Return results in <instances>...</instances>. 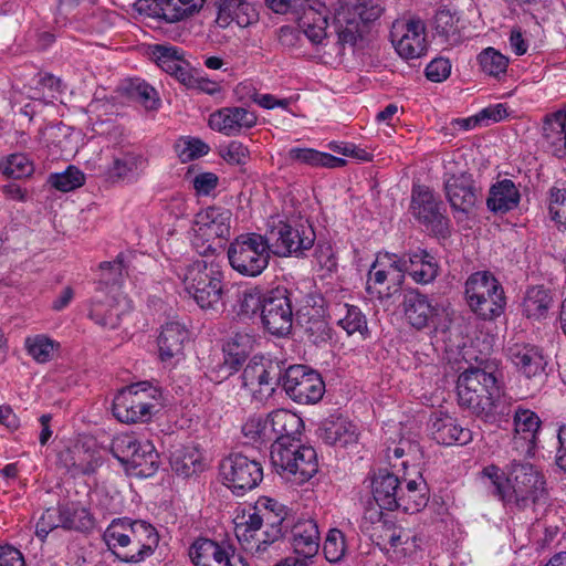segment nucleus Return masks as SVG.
Listing matches in <instances>:
<instances>
[{
  "instance_id": "nucleus-1",
  "label": "nucleus",
  "mask_w": 566,
  "mask_h": 566,
  "mask_svg": "<svg viewBox=\"0 0 566 566\" xmlns=\"http://www.w3.org/2000/svg\"><path fill=\"white\" fill-rule=\"evenodd\" d=\"M507 480L505 505L537 520L538 507L547 502L544 475L532 463L513 460L507 464Z\"/></svg>"
},
{
  "instance_id": "nucleus-2",
  "label": "nucleus",
  "mask_w": 566,
  "mask_h": 566,
  "mask_svg": "<svg viewBox=\"0 0 566 566\" xmlns=\"http://www.w3.org/2000/svg\"><path fill=\"white\" fill-rule=\"evenodd\" d=\"M182 282L186 291L203 311L219 312L223 307L222 266L208 259H198L185 266Z\"/></svg>"
},
{
  "instance_id": "nucleus-3",
  "label": "nucleus",
  "mask_w": 566,
  "mask_h": 566,
  "mask_svg": "<svg viewBox=\"0 0 566 566\" xmlns=\"http://www.w3.org/2000/svg\"><path fill=\"white\" fill-rule=\"evenodd\" d=\"M384 12V0H347L335 15L337 44L354 48Z\"/></svg>"
},
{
  "instance_id": "nucleus-4",
  "label": "nucleus",
  "mask_w": 566,
  "mask_h": 566,
  "mask_svg": "<svg viewBox=\"0 0 566 566\" xmlns=\"http://www.w3.org/2000/svg\"><path fill=\"white\" fill-rule=\"evenodd\" d=\"M465 300L470 310L484 321L500 317L506 306L503 286L489 271L472 273L465 282Z\"/></svg>"
},
{
  "instance_id": "nucleus-5",
  "label": "nucleus",
  "mask_w": 566,
  "mask_h": 566,
  "mask_svg": "<svg viewBox=\"0 0 566 566\" xmlns=\"http://www.w3.org/2000/svg\"><path fill=\"white\" fill-rule=\"evenodd\" d=\"M271 253L266 237L255 232L238 235L227 251L230 266L248 277H256L264 272Z\"/></svg>"
},
{
  "instance_id": "nucleus-6",
  "label": "nucleus",
  "mask_w": 566,
  "mask_h": 566,
  "mask_svg": "<svg viewBox=\"0 0 566 566\" xmlns=\"http://www.w3.org/2000/svg\"><path fill=\"white\" fill-rule=\"evenodd\" d=\"M283 444H271V463L282 476L296 483H304L318 471L317 454L313 447L301 443V440Z\"/></svg>"
},
{
  "instance_id": "nucleus-7",
  "label": "nucleus",
  "mask_w": 566,
  "mask_h": 566,
  "mask_svg": "<svg viewBox=\"0 0 566 566\" xmlns=\"http://www.w3.org/2000/svg\"><path fill=\"white\" fill-rule=\"evenodd\" d=\"M232 212L222 207H208L198 212L193 220L192 245L197 252L209 258L221 248V240H228L231 234Z\"/></svg>"
},
{
  "instance_id": "nucleus-8",
  "label": "nucleus",
  "mask_w": 566,
  "mask_h": 566,
  "mask_svg": "<svg viewBox=\"0 0 566 566\" xmlns=\"http://www.w3.org/2000/svg\"><path fill=\"white\" fill-rule=\"evenodd\" d=\"M296 302V292L285 286H276L266 291L260 313L263 328L276 337L289 336L293 327Z\"/></svg>"
},
{
  "instance_id": "nucleus-9",
  "label": "nucleus",
  "mask_w": 566,
  "mask_h": 566,
  "mask_svg": "<svg viewBox=\"0 0 566 566\" xmlns=\"http://www.w3.org/2000/svg\"><path fill=\"white\" fill-rule=\"evenodd\" d=\"M157 395V388L148 381L123 388L114 398L113 415L124 423L146 422L153 416Z\"/></svg>"
},
{
  "instance_id": "nucleus-10",
  "label": "nucleus",
  "mask_w": 566,
  "mask_h": 566,
  "mask_svg": "<svg viewBox=\"0 0 566 566\" xmlns=\"http://www.w3.org/2000/svg\"><path fill=\"white\" fill-rule=\"evenodd\" d=\"M501 389L494 371L470 367L462 371L457 381L458 401L475 416L497 390Z\"/></svg>"
},
{
  "instance_id": "nucleus-11",
  "label": "nucleus",
  "mask_w": 566,
  "mask_h": 566,
  "mask_svg": "<svg viewBox=\"0 0 566 566\" xmlns=\"http://www.w3.org/2000/svg\"><path fill=\"white\" fill-rule=\"evenodd\" d=\"M271 252L277 256H302L313 248L315 232L307 220L294 224L280 221L265 234Z\"/></svg>"
},
{
  "instance_id": "nucleus-12",
  "label": "nucleus",
  "mask_w": 566,
  "mask_h": 566,
  "mask_svg": "<svg viewBox=\"0 0 566 566\" xmlns=\"http://www.w3.org/2000/svg\"><path fill=\"white\" fill-rule=\"evenodd\" d=\"M410 209L413 217L434 237L446 239L451 234L450 219L440 197L427 186H413Z\"/></svg>"
},
{
  "instance_id": "nucleus-13",
  "label": "nucleus",
  "mask_w": 566,
  "mask_h": 566,
  "mask_svg": "<svg viewBox=\"0 0 566 566\" xmlns=\"http://www.w3.org/2000/svg\"><path fill=\"white\" fill-rule=\"evenodd\" d=\"M220 472L224 484L235 495L255 489L263 480L262 464L243 453H231L221 461Z\"/></svg>"
},
{
  "instance_id": "nucleus-14",
  "label": "nucleus",
  "mask_w": 566,
  "mask_h": 566,
  "mask_svg": "<svg viewBox=\"0 0 566 566\" xmlns=\"http://www.w3.org/2000/svg\"><path fill=\"white\" fill-rule=\"evenodd\" d=\"M284 391L297 403L318 402L325 392L321 374L306 365H291L286 368Z\"/></svg>"
},
{
  "instance_id": "nucleus-15",
  "label": "nucleus",
  "mask_w": 566,
  "mask_h": 566,
  "mask_svg": "<svg viewBox=\"0 0 566 566\" xmlns=\"http://www.w3.org/2000/svg\"><path fill=\"white\" fill-rule=\"evenodd\" d=\"M402 312L407 323L413 328H437L444 308L418 289H407L402 294Z\"/></svg>"
},
{
  "instance_id": "nucleus-16",
  "label": "nucleus",
  "mask_w": 566,
  "mask_h": 566,
  "mask_svg": "<svg viewBox=\"0 0 566 566\" xmlns=\"http://www.w3.org/2000/svg\"><path fill=\"white\" fill-rule=\"evenodd\" d=\"M390 39L403 59H417L427 51L426 25L419 18L396 20L391 25Z\"/></svg>"
},
{
  "instance_id": "nucleus-17",
  "label": "nucleus",
  "mask_w": 566,
  "mask_h": 566,
  "mask_svg": "<svg viewBox=\"0 0 566 566\" xmlns=\"http://www.w3.org/2000/svg\"><path fill=\"white\" fill-rule=\"evenodd\" d=\"M444 192L453 212L464 216L472 213L482 200L481 188L469 172L448 175Z\"/></svg>"
},
{
  "instance_id": "nucleus-18",
  "label": "nucleus",
  "mask_w": 566,
  "mask_h": 566,
  "mask_svg": "<svg viewBox=\"0 0 566 566\" xmlns=\"http://www.w3.org/2000/svg\"><path fill=\"white\" fill-rule=\"evenodd\" d=\"M189 557L195 566H247L231 544L206 537H199L191 544Z\"/></svg>"
},
{
  "instance_id": "nucleus-19",
  "label": "nucleus",
  "mask_w": 566,
  "mask_h": 566,
  "mask_svg": "<svg viewBox=\"0 0 566 566\" xmlns=\"http://www.w3.org/2000/svg\"><path fill=\"white\" fill-rule=\"evenodd\" d=\"M506 357L516 371L527 379H542L546 375L547 359L543 349L534 344L511 339Z\"/></svg>"
},
{
  "instance_id": "nucleus-20",
  "label": "nucleus",
  "mask_w": 566,
  "mask_h": 566,
  "mask_svg": "<svg viewBox=\"0 0 566 566\" xmlns=\"http://www.w3.org/2000/svg\"><path fill=\"white\" fill-rule=\"evenodd\" d=\"M206 0H137L136 9L142 14L176 23L198 12Z\"/></svg>"
},
{
  "instance_id": "nucleus-21",
  "label": "nucleus",
  "mask_w": 566,
  "mask_h": 566,
  "mask_svg": "<svg viewBox=\"0 0 566 566\" xmlns=\"http://www.w3.org/2000/svg\"><path fill=\"white\" fill-rule=\"evenodd\" d=\"M303 427V420L296 413L276 409L265 418L263 437L270 439L272 444L280 443L283 444L282 447H287L300 440Z\"/></svg>"
},
{
  "instance_id": "nucleus-22",
  "label": "nucleus",
  "mask_w": 566,
  "mask_h": 566,
  "mask_svg": "<svg viewBox=\"0 0 566 566\" xmlns=\"http://www.w3.org/2000/svg\"><path fill=\"white\" fill-rule=\"evenodd\" d=\"M129 532L132 548L123 555H117V558L125 563H139L154 553L158 546L159 536L151 524L142 520L133 521Z\"/></svg>"
},
{
  "instance_id": "nucleus-23",
  "label": "nucleus",
  "mask_w": 566,
  "mask_h": 566,
  "mask_svg": "<svg viewBox=\"0 0 566 566\" xmlns=\"http://www.w3.org/2000/svg\"><path fill=\"white\" fill-rule=\"evenodd\" d=\"M429 430L432 439L442 446H465L473 439L470 429L463 428L455 418L443 412L432 413Z\"/></svg>"
},
{
  "instance_id": "nucleus-24",
  "label": "nucleus",
  "mask_w": 566,
  "mask_h": 566,
  "mask_svg": "<svg viewBox=\"0 0 566 566\" xmlns=\"http://www.w3.org/2000/svg\"><path fill=\"white\" fill-rule=\"evenodd\" d=\"M256 115L243 107H224L209 117V126L227 136H234L242 128H251L256 124Z\"/></svg>"
},
{
  "instance_id": "nucleus-25",
  "label": "nucleus",
  "mask_w": 566,
  "mask_h": 566,
  "mask_svg": "<svg viewBox=\"0 0 566 566\" xmlns=\"http://www.w3.org/2000/svg\"><path fill=\"white\" fill-rule=\"evenodd\" d=\"M287 541L294 553L304 559L314 557L319 549V531L312 518L300 520L293 524Z\"/></svg>"
},
{
  "instance_id": "nucleus-26",
  "label": "nucleus",
  "mask_w": 566,
  "mask_h": 566,
  "mask_svg": "<svg viewBox=\"0 0 566 566\" xmlns=\"http://www.w3.org/2000/svg\"><path fill=\"white\" fill-rule=\"evenodd\" d=\"M128 311L125 298L103 295L92 301L88 317L97 325L114 329L119 326L122 316Z\"/></svg>"
},
{
  "instance_id": "nucleus-27",
  "label": "nucleus",
  "mask_w": 566,
  "mask_h": 566,
  "mask_svg": "<svg viewBox=\"0 0 566 566\" xmlns=\"http://www.w3.org/2000/svg\"><path fill=\"white\" fill-rule=\"evenodd\" d=\"M403 481L387 469H380L371 481L373 496L380 510L394 511L397 509L398 496L402 490Z\"/></svg>"
},
{
  "instance_id": "nucleus-28",
  "label": "nucleus",
  "mask_w": 566,
  "mask_h": 566,
  "mask_svg": "<svg viewBox=\"0 0 566 566\" xmlns=\"http://www.w3.org/2000/svg\"><path fill=\"white\" fill-rule=\"evenodd\" d=\"M147 160L142 154L134 151L120 153L114 156L112 164L106 170L108 180L112 182H135L142 175Z\"/></svg>"
},
{
  "instance_id": "nucleus-29",
  "label": "nucleus",
  "mask_w": 566,
  "mask_h": 566,
  "mask_svg": "<svg viewBox=\"0 0 566 566\" xmlns=\"http://www.w3.org/2000/svg\"><path fill=\"white\" fill-rule=\"evenodd\" d=\"M189 339L186 326L177 321L167 322L158 336L160 359L166 361L184 354L185 342Z\"/></svg>"
},
{
  "instance_id": "nucleus-30",
  "label": "nucleus",
  "mask_w": 566,
  "mask_h": 566,
  "mask_svg": "<svg viewBox=\"0 0 566 566\" xmlns=\"http://www.w3.org/2000/svg\"><path fill=\"white\" fill-rule=\"evenodd\" d=\"M304 310H296L295 319L304 329L308 340L316 345L329 342L332 339V329L324 318L321 308L313 306L311 312H304Z\"/></svg>"
},
{
  "instance_id": "nucleus-31",
  "label": "nucleus",
  "mask_w": 566,
  "mask_h": 566,
  "mask_svg": "<svg viewBox=\"0 0 566 566\" xmlns=\"http://www.w3.org/2000/svg\"><path fill=\"white\" fill-rule=\"evenodd\" d=\"M266 296V291L260 285L239 287L235 293L233 312L240 319L260 318V313Z\"/></svg>"
},
{
  "instance_id": "nucleus-32",
  "label": "nucleus",
  "mask_w": 566,
  "mask_h": 566,
  "mask_svg": "<svg viewBox=\"0 0 566 566\" xmlns=\"http://www.w3.org/2000/svg\"><path fill=\"white\" fill-rule=\"evenodd\" d=\"M515 409L512 398L503 392L502 389H499L497 395H494L492 399L479 410L475 417L485 423L504 428V424L510 423Z\"/></svg>"
},
{
  "instance_id": "nucleus-33",
  "label": "nucleus",
  "mask_w": 566,
  "mask_h": 566,
  "mask_svg": "<svg viewBox=\"0 0 566 566\" xmlns=\"http://www.w3.org/2000/svg\"><path fill=\"white\" fill-rule=\"evenodd\" d=\"M408 273L411 279L418 284H429L433 282L439 275V264L437 259L427 250L417 249L407 253Z\"/></svg>"
},
{
  "instance_id": "nucleus-34",
  "label": "nucleus",
  "mask_w": 566,
  "mask_h": 566,
  "mask_svg": "<svg viewBox=\"0 0 566 566\" xmlns=\"http://www.w3.org/2000/svg\"><path fill=\"white\" fill-rule=\"evenodd\" d=\"M566 112L563 109L548 114L543 123V137L552 153L557 157L566 154Z\"/></svg>"
},
{
  "instance_id": "nucleus-35",
  "label": "nucleus",
  "mask_w": 566,
  "mask_h": 566,
  "mask_svg": "<svg viewBox=\"0 0 566 566\" xmlns=\"http://www.w3.org/2000/svg\"><path fill=\"white\" fill-rule=\"evenodd\" d=\"M520 198L515 184L511 179H503L490 188L486 206L492 212L505 213L517 207Z\"/></svg>"
},
{
  "instance_id": "nucleus-36",
  "label": "nucleus",
  "mask_w": 566,
  "mask_h": 566,
  "mask_svg": "<svg viewBox=\"0 0 566 566\" xmlns=\"http://www.w3.org/2000/svg\"><path fill=\"white\" fill-rule=\"evenodd\" d=\"M405 486L400 490L397 509L406 513H417L424 509L429 502L428 486L419 476L417 480H403Z\"/></svg>"
},
{
  "instance_id": "nucleus-37",
  "label": "nucleus",
  "mask_w": 566,
  "mask_h": 566,
  "mask_svg": "<svg viewBox=\"0 0 566 566\" xmlns=\"http://www.w3.org/2000/svg\"><path fill=\"white\" fill-rule=\"evenodd\" d=\"M218 20L224 24L235 21L247 27L256 20V12L248 0H218Z\"/></svg>"
},
{
  "instance_id": "nucleus-38",
  "label": "nucleus",
  "mask_w": 566,
  "mask_h": 566,
  "mask_svg": "<svg viewBox=\"0 0 566 566\" xmlns=\"http://www.w3.org/2000/svg\"><path fill=\"white\" fill-rule=\"evenodd\" d=\"M321 439L331 446L346 447L356 442V428L343 418L327 419L319 429Z\"/></svg>"
},
{
  "instance_id": "nucleus-39",
  "label": "nucleus",
  "mask_w": 566,
  "mask_h": 566,
  "mask_svg": "<svg viewBox=\"0 0 566 566\" xmlns=\"http://www.w3.org/2000/svg\"><path fill=\"white\" fill-rule=\"evenodd\" d=\"M122 93L129 99L139 103L147 111H157L161 101L154 86L142 78H128L122 84Z\"/></svg>"
},
{
  "instance_id": "nucleus-40",
  "label": "nucleus",
  "mask_w": 566,
  "mask_h": 566,
  "mask_svg": "<svg viewBox=\"0 0 566 566\" xmlns=\"http://www.w3.org/2000/svg\"><path fill=\"white\" fill-rule=\"evenodd\" d=\"M553 305V296L544 286H532L526 291L522 303V312L527 318L541 321L548 314Z\"/></svg>"
},
{
  "instance_id": "nucleus-41",
  "label": "nucleus",
  "mask_w": 566,
  "mask_h": 566,
  "mask_svg": "<svg viewBox=\"0 0 566 566\" xmlns=\"http://www.w3.org/2000/svg\"><path fill=\"white\" fill-rule=\"evenodd\" d=\"M171 469L176 474L189 478L203 470L201 453L191 447L175 450L170 457Z\"/></svg>"
},
{
  "instance_id": "nucleus-42",
  "label": "nucleus",
  "mask_w": 566,
  "mask_h": 566,
  "mask_svg": "<svg viewBox=\"0 0 566 566\" xmlns=\"http://www.w3.org/2000/svg\"><path fill=\"white\" fill-rule=\"evenodd\" d=\"M348 335L367 332V319L360 308L349 304H337L329 314Z\"/></svg>"
},
{
  "instance_id": "nucleus-43",
  "label": "nucleus",
  "mask_w": 566,
  "mask_h": 566,
  "mask_svg": "<svg viewBox=\"0 0 566 566\" xmlns=\"http://www.w3.org/2000/svg\"><path fill=\"white\" fill-rule=\"evenodd\" d=\"M297 19L300 28L303 29V38L305 36L315 45L322 44L326 39V17L313 6L300 14Z\"/></svg>"
},
{
  "instance_id": "nucleus-44",
  "label": "nucleus",
  "mask_w": 566,
  "mask_h": 566,
  "mask_svg": "<svg viewBox=\"0 0 566 566\" xmlns=\"http://www.w3.org/2000/svg\"><path fill=\"white\" fill-rule=\"evenodd\" d=\"M127 465L136 471V475L153 476L159 468V454L150 441H144Z\"/></svg>"
},
{
  "instance_id": "nucleus-45",
  "label": "nucleus",
  "mask_w": 566,
  "mask_h": 566,
  "mask_svg": "<svg viewBox=\"0 0 566 566\" xmlns=\"http://www.w3.org/2000/svg\"><path fill=\"white\" fill-rule=\"evenodd\" d=\"M61 506L65 530L90 532L94 528V517L86 507L75 503L62 504Z\"/></svg>"
},
{
  "instance_id": "nucleus-46",
  "label": "nucleus",
  "mask_w": 566,
  "mask_h": 566,
  "mask_svg": "<svg viewBox=\"0 0 566 566\" xmlns=\"http://www.w3.org/2000/svg\"><path fill=\"white\" fill-rule=\"evenodd\" d=\"M286 368L282 360L262 358L260 391L272 395L279 386L284 389Z\"/></svg>"
},
{
  "instance_id": "nucleus-47",
  "label": "nucleus",
  "mask_w": 566,
  "mask_h": 566,
  "mask_svg": "<svg viewBox=\"0 0 566 566\" xmlns=\"http://www.w3.org/2000/svg\"><path fill=\"white\" fill-rule=\"evenodd\" d=\"M513 423L516 433H526L524 439L530 442L527 452H530L536 443V434L541 428V420L538 416L528 409L517 407L514 411Z\"/></svg>"
},
{
  "instance_id": "nucleus-48",
  "label": "nucleus",
  "mask_w": 566,
  "mask_h": 566,
  "mask_svg": "<svg viewBox=\"0 0 566 566\" xmlns=\"http://www.w3.org/2000/svg\"><path fill=\"white\" fill-rule=\"evenodd\" d=\"M24 346L36 363L44 364L52 360L54 352L60 345L44 335H35L27 337Z\"/></svg>"
},
{
  "instance_id": "nucleus-49",
  "label": "nucleus",
  "mask_w": 566,
  "mask_h": 566,
  "mask_svg": "<svg viewBox=\"0 0 566 566\" xmlns=\"http://www.w3.org/2000/svg\"><path fill=\"white\" fill-rule=\"evenodd\" d=\"M151 56L156 64L166 73L170 74L182 65L184 57L176 46L156 44L151 49Z\"/></svg>"
},
{
  "instance_id": "nucleus-50",
  "label": "nucleus",
  "mask_w": 566,
  "mask_h": 566,
  "mask_svg": "<svg viewBox=\"0 0 566 566\" xmlns=\"http://www.w3.org/2000/svg\"><path fill=\"white\" fill-rule=\"evenodd\" d=\"M209 146L199 138L181 137L175 144V151L182 163H188L208 154Z\"/></svg>"
},
{
  "instance_id": "nucleus-51",
  "label": "nucleus",
  "mask_w": 566,
  "mask_h": 566,
  "mask_svg": "<svg viewBox=\"0 0 566 566\" xmlns=\"http://www.w3.org/2000/svg\"><path fill=\"white\" fill-rule=\"evenodd\" d=\"M347 552V544L345 535L338 528L328 531L324 545L323 553L329 563H339Z\"/></svg>"
},
{
  "instance_id": "nucleus-52",
  "label": "nucleus",
  "mask_w": 566,
  "mask_h": 566,
  "mask_svg": "<svg viewBox=\"0 0 566 566\" xmlns=\"http://www.w3.org/2000/svg\"><path fill=\"white\" fill-rule=\"evenodd\" d=\"M85 181L84 174L74 166H69L63 172L52 174L50 185L56 190L67 192L81 187Z\"/></svg>"
},
{
  "instance_id": "nucleus-53",
  "label": "nucleus",
  "mask_w": 566,
  "mask_h": 566,
  "mask_svg": "<svg viewBox=\"0 0 566 566\" xmlns=\"http://www.w3.org/2000/svg\"><path fill=\"white\" fill-rule=\"evenodd\" d=\"M481 70L492 76L505 73L509 60L493 48L483 50L478 56Z\"/></svg>"
},
{
  "instance_id": "nucleus-54",
  "label": "nucleus",
  "mask_w": 566,
  "mask_h": 566,
  "mask_svg": "<svg viewBox=\"0 0 566 566\" xmlns=\"http://www.w3.org/2000/svg\"><path fill=\"white\" fill-rule=\"evenodd\" d=\"M143 442L137 441L133 436L119 434L112 440L111 453L120 463L128 464L130 457L139 450Z\"/></svg>"
},
{
  "instance_id": "nucleus-55",
  "label": "nucleus",
  "mask_w": 566,
  "mask_h": 566,
  "mask_svg": "<svg viewBox=\"0 0 566 566\" xmlns=\"http://www.w3.org/2000/svg\"><path fill=\"white\" fill-rule=\"evenodd\" d=\"M33 171V164L24 154L10 155L2 167L3 175L13 179L29 177Z\"/></svg>"
},
{
  "instance_id": "nucleus-56",
  "label": "nucleus",
  "mask_w": 566,
  "mask_h": 566,
  "mask_svg": "<svg viewBox=\"0 0 566 566\" xmlns=\"http://www.w3.org/2000/svg\"><path fill=\"white\" fill-rule=\"evenodd\" d=\"M548 212L552 220L566 230V189L557 187L549 189Z\"/></svg>"
},
{
  "instance_id": "nucleus-57",
  "label": "nucleus",
  "mask_w": 566,
  "mask_h": 566,
  "mask_svg": "<svg viewBox=\"0 0 566 566\" xmlns=\"http://www.w3.org/2000/svg\"><path fill=\"white\" fill-rule=\"evenodd\" d=\"M57 527L64 528L61 505L57 509H48L42 513L35 526V535L43 541L51 531Z\"/></svg>"
},
{
  "instance_id": "nucleus-58",
  "label": "nucleus",
  "mask_w": 566,
  "mask_h": 566,
  "mask_svg": "<svg viewBox=\"0 0 566 566\" xmlns=\"http://www.w3.org/2000/svg\"><path fill=\"white\" fill-rule=\"evenodd\" d=\"M482 475L488 478L492 483L494 490L493 495L505 504L507 499L506 492L509 486L507 467L502 471L497 465L491 464L482 470Z\"/></svg>"
},
{
  "instance_id": "nucleus-59",
  "label": "nucleus",
  "mask_w": 566,
  "mask_h": 566,
  "mask_svg": "<svg viewBox=\"0 0 566 566\" xmlns=\"http://www.w3.org/2000/svg\"><path fill=\"white\" fill-rule=\"evenodd\" d=\"M269 9L277 14L292 13L298 17L315 4V0H265Z\"/></svg>"
},
{
  "instance_id": "nucleus-60",
  "label": "nucleus",
  "mask_w": 566,
  "mask_h": 566,
  "mask_svg": "<svg viewBox=\"0 0 566 566\" xmlns=\"http://www.w3.org/2000/svg\"><path fill=\"white\" fill-rule=\"evenodd\" d=\"M388 543L390 547H402L403 554L411 553L417 547V536L411 535L409 531L397 527L394 524L387 528Z\"/></svg>"
},
{
  "instance_id": "nucleus-61",
  "label": "nucleus",
  "mask_w": 566,
  "mask_h": 566,
  "mask_svg": "<svg viewBox=\"0 0 566 566\" xmlns=\"http://www.w3.org/2000/svg\"><path fill=\"white\" fill-rule=\"evenodd\" d=\"M101 269V282L108 285H117L120 283L123 277L124 264L122 254L117 255V258L112 261H105L99 264Z\"/></svg>"
},
{
  "instance_id": "nucleus-62",
  "label": "nucleus",
  "mask_w": 566,
  "mask_h": 566,
  "mask_svg": "<svg viewBox=\"0 0 566 566\" xmlns=\"http://www.w3.org/2000/svg\"><path fill=\"white\" fill-rule=\"evenodd\" d=\"M117 523H111L108 527L104 532V541L109 549H115L117 547L125 548L129 547L132 548V534L130 532H118Z\"/></svg>"
},
{
  "instance_id": "nucleus-63",
  "label": "nucleus",
  "mask_w": 566,
  "mask_h": 566,
  "mask_svg": "<svg viewBox=\"0 0 566 566\" xmlns=\"http://www.w3.org/2000/svg\"><path fill=\"white\" fill-rule=\"evenodd\" d=\"M221 156L228 164L243 166L250 157V151L241 142L232 140Z\"/></svg>"
},
{
  "instance_id": "nucleus-64",
  "label": "nucleus",
  "mask_w": 566,
  "mask_h": 566,
  "mask_svg": "<svg viewBox=\"0 0 566 566\" xmlns=\"http://www.w3.org/2000/svg\"><path fill=\"white\" fill-rule=\"evenodd\" d=\"M451 63L448 59L437 57L426 67V76L431 82H442L450 76Z\"/></svg>"
}]
</instances>
